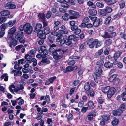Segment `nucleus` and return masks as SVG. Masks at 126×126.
I'll return each mask as SVG.
<instances>
[{"label": "nucleus", "instance_id": "nucleus-1", "mask_svg": "<svg viewBox=\"0 0 126 126\" xmlns=\"http://www.w3.org/2000/svg\"><path fill=\"white\" fill-rule=\"evenodd\" d=\"M87 44L89 47L91 48H93L94 45H96L95 47L98 48L101 46L100 42L97 39H94L91 38L89 39L87 41Z\"/></svg>", "mask_w": 126, "mask_h": 126}, {"label": "nucleus", "instance_id": "nucleus-2", "mask_svg": "<svg viewBox=\"0 0 126 126\" xmlns=\"http://www.w3.org/2000/svg\"><path fill=\"white\" fill-rule=\"evenodd\" d=\"M24 31L27 34H30L32 32L33 28L32 26L30 24L27 23L23 26Z\"/></svg>", "mask_w": 126, "mask_h": 126}, {"label": "nucleus", "instance_id": "nucleus-3", "mask_svg": "<svg viewBox=\"0 0 126 126\" xmlns=\"http://www.w3.org/2000/svg\"><path fill=\"white\" fill-rule=\"evenodd\" d=\"M112 11V9L111 7L107 6L105 7L104 9L101 10L100 11V13L102 16H105L107 13H111Z\"/></svg>", "mask_w": 126, "mask_h": 126}, {"label": "nucleus", "instance_id": "nucleus-4", "mask_svg": "<svg viewBox=\"0 0 126 126\" xmlns=\"http://www.w3.org/2000/svg\"><path fill=\"white\" fill-rule=\"evenodd\" d=\"M116 35V33L115 32L111 33H109L107 32H105L103 35L102 36V37L105 39L110 38L115 36Z\"/></svg>", "mask_w": 126, "mask_h": 126}, {"label": "nucleus", "instance_id": "nucleus-5", "mask_svg": "<svg viewBox=\"0 0 126 126\" xmlns=\"http://www.w3.org/2000/svg\"><path fill=\"white\" fill-rule=\"evenodd\" d=\"M115 89L113 87L110 88L107 94V96L109 98H111L114 94Z\"/></svg>", "mask_w": 126, "mask_h": 126}, {"label": "nucleus", "instance_id": "nucleus-6", "mask_svg": "<svg viewBox=\"0 0 126 126\" xmlns=\"http://www.w3.org/2000/svg\"><path fill=\"white\" fill-rule=\"evenodd\" d=\"M40 49L38 51L40 53H43L44 55H47L48 53L47 50H46V48L44 46H42L40 47Z\"/></svg>", "mask_w": 126, "mask_h": 126}, {"label": "nucleus", "instance_id": "nucleus-7", "mask_svg": "<svg viewBox=\"0 0 126 126\" xmlns=\"http://www.w3.org/2000/svg\"><path fill=\"white\" fill-rule=\"evenodd\" d=\"M16 29L15 27H13L10 29L8 31V36L10 38L11 37L16 31Z\"/></svg>", "mask_w": 126, "mask_h": 126}, {"label": "nucleus", "instance_id": "nucleus-8", "mask_svg": "<svg viewBox=\"0 0 126 126\" xmlns=\"http://www.w3.org/2000/svg\"><path fill=\"white\" fill-rule=\"evenodd\" d=\"M32 57H33L28 53V54H26L25 56V58L26 59L25 61L26 63H31V60H32Z\"/></svg>", "mask_w": 126, "mask_h": 126}, {"label": "nucleus", "instance_id": "nucleus-9", "mask_svg": "<svg viewBox=\"0 0 126 126\" xmlns=\"http://www.w3.org/2000/svg\"><path fill=\"white\" fill-rule=\"evenodd\" d=\"M42 65H45L50 63L49 60L46 57H43L42 60Z\"/></svg>", "mask_w": 126, "mask_h": 126}, {"label": "nucleus", "instance_id": "nucleus-10", "mask_svg": "<svg viewBox=\"0 0 126 126\" xmlns=\"http://www.w3.org/2000/svg\"><path fill=\"white\" fill-rule=\"evenodd\" d=\"M5 7L8 9H14L16 8V6L15 5L12 4L10 2H8L6 4Z\"/></svg>", "mask_w": 126, "mask_h": 126}, {"label": "nucleus", "instance_id": "nucleus-11", "mask_svg": "<svg viewBox=\"0 0 126 126\" xmlns=\"http://www.w3.org/2000/svg\"><path fill=\"white\" fill-rule=\"evenodd\" d=\"M37 35L41 39H45L46 38L45 34H43L42 30H40L37 33Z\"/></svg>", "mask_w": 126, "mask_h": 126}, {"label": "nucleus", "instance_id": "nucleus-12", "mask_svg": "<svg viewBox=\"0 0 126 126\" xmlns=\"http://www.w3.org/2000/svg\"><path fill=\"white\" fill-rule=\"evenodd\" d=\"M23 34V32L22 31L20 30L19 31L17 34L16 35V39L17 40H18L22 37Z\"/></svg>", "mask_w": 126, "mask_h": 126}, {"label": "nucleus", "instance_id": "nucleus-13", "mask_svg": "<svg viewBox=\"0 0 126 126\" xmlns=\"http://www.w3.org/2000/svg\"><path fill=\"white\" fill-rule=\"evenodd\" d=\"M10 11L8 10H5L1 11L0 12L1 15L3 16H6L10 14Z\"/></svg>", "mask_w": 126, "mask_h": 126}, {"label": "nucleus", "instance_id": "nucleus-14", "mask_svg": "<svg viewBox=\"0 0 126 126\" xmlns=\"http://www.w3.org/2000/svg\"><path fill=\"white\" fill-rule=\"evenodd\" d=\"M125 109V106L124 104H123L121 105L119 108L118 109L119 112L120 113H122L123 111Z\"/></svg>", "mask_w": 126, "mask_h": 126}, {"label": "nucleus", "instance_id": "nucleus-15", "mask_svg": "<svg viewBox=\"0 0 126 126\" xmlns=\"http://www.w3.org/2000/svg\"><path fill=\"white\" fill-rule=\"evenodd\" d=\"M88 13L91 15L94 16L96 15L97 14V11L94 9H92L89 10Z\"/></svg>", "mask_w": 126, "mask_h": 126}, {"label": "nucleus", "instance_id": "nucleus-16", "mask_svg": "<svg viewBox=\"0 0 126 126\" xmlns=\"http://www.w3.org/2000/svg\"><path fill=\"white\" fill-rule=\"evenodd\" d=\"M101 22V20L99 19L96 20L94 21L93 22V25L95 27L98 26L100 24Z\"/></svg>", "mask_w": 126, "mask_h": 126}, {"label": "nucleus", "instance_id": "nucleus-17", "mask_svg": "<svg viewBox=\"0 0 126 126\" xmlns=\"http://www.w3.org/2000/svg\"><path fill=\"white\" fill-rule=\"evenodd\" d=\"M113 63L115 65H117L118 67L122 68L123 67L122 63L120 62H118L117 60L113 61Z\"/></svg>", "mask_w": 126, "mask_h": 126}, {"label": "nucleus", "instance_id": "nucleus-18", "mask_svg": "<svg viewBox=\"0 0 126 126\" xmlns=\"http://www.w3.org/2000/svg\"><path fill=\"white\" fill-rule=\"evenodd\" d=\"M42 27V25L40 23H38L36 24L35 28V29L37 31H40Z\"/></svg>", "mask_w": 126, "mask_h": 126}, {"label": "nucleus", "instance_id": "nucleus-19", "mask_svg": "<svg viewBox=\"0 0 126 126\" xmlns=\"http://www.w3.org/2000/svg\"><path fill=\"white\" fill-rule=\"evenodd\" d=\"M78 37H76L75 35L73 34L71 35L68 37V39L70 40H73L74 41H76L78 39Z\"/></svg>", "mask_w": 126, "mask_h": 126}, {"label": "nucleus", "instance_id": "nucleus-20", "mask_svg": "<svg viewBox=\"0 0 126 126\" xmlns=\"http://www.w3.org/2000/svg\"><path fill=\"white\" fill-rule=\"evenodd\" d=\"M67 51V49H66L65 51H63L61 50H57L55 52H56L57 54H58L60 56V55L61 57H63V54H64V52H66Z\"/></svg>", "mask_w": 126, "mask_h": 126}, {"label": "nucleus", "instance_id": "nucleus-21", "mask_svg": "<svg viewBox=\"0 0 126 126\" xmlns=\"http://www.w3.org/2000/svg\"><path fill=\"white\" fill-rule=\"evenodd\" d=\"M104 66L105 67L107 68H110L113 66V63H111L106 62L104 64Z\"/></svg>", "mask_w": 126, "mask_h": 126}, {"label": "nucleus", "instance_id": "nucleus-22", "mask_svg": "<svg viewBox=\"0 0 126 126\" xmlns=\"http://www.w3.org/2000/svg\"><path fill=\"white\" fill-rule=\"evenodd\" d=\"M120 54L121 53L119 51H118L115 53L113 56V58L115 60L114 61L117 60L118 58L119 57Z\"/></svg>", "mask_w": 126, "mask_h": 126}, {"label": "nucleus", "instance_id": "nucleus-23", "mask_svg": "<svg viewBox=\"0 0 126 126\" xmlns=\"http://www.w3.org/2000/svg\"><path fill=\"white\" fill-rule=\"evenodd\" d=\"M53 54L54 58L56 60L62 58L60 55L59 56V54H57L56 52H54L53 53Z\"/></svg>", "mask_w": 126, "mask_h": 126}, {"label": "nucleus", "instance_id": "nucleus-24", "mask_svg": "<svg viewBox=\"0 0 126 126\" xmlns=\"http://www.w3.org/2000/svg\"><path fill=\"white\" fill-rule=\"evenodd\" d=\"M110 86H108L106 87L102 88L101 89L102 91L105 93H108L110 89Z\"/></svg>", "mask_w": 126, "mask_h": 126}, {"label": "nucleus", "instance_id": "nucleus-25", "mask_svg": "<svg viewBox=\"0 0 126 126\" xmlns=\"http://www.w3.org/2000/svg\"><path fill=\"white\" fill-rule=\"evenodd\" d=\"M16 22V20L10 21L9 22L6 23L7 26L11 27L15 24Z\"/></svg>", "mask_w": 126, "mask_h": 126}, {"label": "nucleus", "instance_id": "nucleus-26", "mask_svg": "<svg viewBox=\"0 0 126 126\" xmlns=\"http://www.w3.org/2000/svg\"><path fill=\"white\" fill-rule=\"evenodd\" d=\"M69 13L70 15L75 16H77L79 14L78 12L73 10H69Z\"/></svg>", "mask_w": 126, "mask_h": 126}, {"label": "nucleus", "instance_id": "nucleus-27", "mask_svg": "<svg viewBox=\"0 0 126 126\" xmlns=\"http://www.w3.org/2000/svg\"><path fill=\"white\" fill-rule=\"evenodd\" d=\"M117 76V74H113L112 76H111L109 79V80L110 82H112L113 80L115 79L116 77Z\"/></svg>", "mask_w": 126, "mask_h": 126}, {"label": "nucleus", "instance_id": "nucleus-28", "mask_svg": "<svg viewBox=\"0 0 126 126\" xmlns=\"http://www.w3.org/2000/svg\"><path fill=\"white\" fill-rule=\"evenodd\" d=\"M119 122V120L118 119H117L116 118L114 117L113 118V120L111 123L113 125L115 126L117 125Z\"/></svg>", "mask_w": 126, "mask_h": 126}, {"label": "nucleus", "instance_id": "nucleus-29", "mask_svg": "<svg viewBox=\"0 0 126 126\" xmlns=\"http://www.w3.org/2000/svg\"><path fill=\"white\" fill-rule=\"evenodd\" d=\"M87 5L89 7L91 6L93 8H96L95 5L91 1H89L87 3Z\"/></svg>", "mask_w": 126, "mask_h": 126}, {"label": "nucleus", "instance_id": "nucleus-30", "mask_svg": "<svg viewBox=\"0 0 126 126\" xmlns=\"http://www.w3.org/2000/svg\"><path fill=\"white\" fill-rule=\"evenodd\" d=\"M72 71H73V67L70 66L67 67L64 70L63 72L66 73Z\"/></svg>", "mask_w": 126, "mask_h": 126}, {"label": "nucleus", "instance_id": "nucleus-31", "mask_svg": "<svg viewBox=\"0 0 126 126\" xmlns=\"http://www.w3.org/2000/svg\"><path fill=\"white\" fill-rule=\"evenodd\" d=\"M117 1V0H109L107 4L108 5H111L115 3Z\"/></svg>", "mask_w": 126, "mask_h": 126}, {"label": "nucleus", "instance_id": "nucleus-32", "mask_svg": "<svg viewBox=\"0 0 126 126\" xmlns=\"http://www.w3.org/2000/svg\"><path fill=\"white\" fill-rule=\"evenodd\" d=\"M50 32V30L49 28L47 27L44 28V32L46 34H48Z\"/></svg>", "mask_w": 126, "mask_h": 126}, {"label": "nucleus", "instance_id": "nucleus-33", "mask_svg": "<svg viewBox=\"0 0 126 126\" xmlns=\"http://www.w3.org/2000/svg\"><path fill=\"white\" fill-rule=\"evenodd\" d=\"M103 61L101 60L97 61V65L98 66L102 67L103 66Z\"/></svg>", "mask_w": 126, "mask_h": 126}, {"label": "nucleus", "instance_id": "nucleus-34", "mask_svg": "<svg viewBox=\"0 0 126 126\" xmlns=\"http://www.w3.org/2000/svg\"><path fill=\"white\" fill-rule=\"evenodd\" d=\"M112 43V40L111 39H109L107 40L105 42V44L106 45L109 46Z\"/></svg>", "mask_w": 126, "mask_h": 126}, {"label": "nucleus", "instance_id": "nucleus-35", "mask_svg": "<svg viewBox=\"0 0 126 126\" xmlns=\"http://www.w3.org/2000/svg\"><path fill=\"white\" fill-rule=\"evenodd\" d=\"M15 87V86L13 84L9 86V89L10 91L12 93H14V91Z\"/></svg>", "mask_w": 126, "mask_h": 126}, {"label": "nucleus", "instance_id": "nucleus-36", "mask_svg": "<svg viewBox=\"0 0 126 126\" xmlns=\"http://www.w3.org/2000/svg\"><path fill=\"white\" fill-rule=\"evenodd\" d=\"M85 89L87 90H88L90 89V86L89 83L87 82L86 83L84 86Z\"/></svg>", "mask_w": 126, "mask_h": 126}, {"label": "nucleus", "instance_id": "nucleus-37", "mask_svg": "<svg viewBox=\"0 0 126 126\" xmlns=\"http://www.w3.org/2000/svg\"><path fill=\"white\" fill-rule=\"evenodd\" d=\"M7 20L6 18L4 17H0V24H1L2 23L5 22Z\"/></svg>", "mask_w": 126, "mask_h": 126}, {"label": "nucleus", "instance_id": "nucleus-38", "mask_svg": "<svg viewBox=\"0 0 126 126\" xmlns=\"http://www.w3.org/2000/svg\"><path fill=\"white\" fill-rule=\"evenodd\" d=\"M111 17H108L105 19V24H108L110 22L111 20Z\"/></svg>", "mask_w": 126, "mask_h": 126}, {"label": "nucleus", "instance_id": "nucleus-39", "mask_svg": "<svg viewBox=\"0 0 126 126\" xmlns=\"http://www.w3.org/2000/svg\"><path fill=\"white\" fill-rule=\"evenodd\" d=\"M87 93L89 96H90L91 97L93 96L94 94V92L92 90L87 91Z\"/></svg>", "mask_w": 126, "mask_h": 126}, {"label": "nucleus", "instance_id": "nucleus-40", "mask_svg": "<svg viewBox=\"0 0 126 126\" xmlns=\"http://www.w3.org/2000/svg\"><path fill=\"white\" fill-rule=\"evenodd\" d=\"M1 79L4 78V80L5 81H7L8 80V77L6 74H4L1 76Z\"/></svg>", "mask_w": 126, "mask_h": 126}, {"label": "nucleus", "instance_id": "nucleus-41", "mask_svg": "<svg viewBox=\"0 0 126 126\" xmlns=\"http://www.w3.org/2000/svg\"><path fill=\"white\" fill-rule=\"evenodd\" d=\"M122 113H120L119 112V110H118V111H117L116 110H114L113 111H112V114H113L114 115H120Z\"/></svg>", "mask_w": 126, "mask_h": 126}, {"label": "nucleus", "instance_id": "nucleus-42", "mask_svg": "<svg viewBox=\"0 0 126 126\" xmlns=\"http://www.w3.org/2000/svg\"><path fill=\"white\" fill-rule=\"evenodd\" d=\"M93 117V114L92 113H89L86 119H88L89 121H91L92 120Z\"/></svg>", "mask_w": 126, "mask_h": 126}, {"label": "nucleus", "instance_id": "nucleus-43", "mask_svg": "<svg viewBox=\"0 0 126 126\" xmlns=\"http://www.w3.org/2000/svg\"><path fill=\"white\" fill-rule=\"evenodd\" d=\"M7 26L6 23V24L4 23L2 24L0 27L1 30L2 31H4L6 28Z\"/></svg>", "mask_w": 126, "mask_h": 126}, {"label": "nucleus", "instance_id": "nucleus-44", "mask_svg": "<svg viewBox=\"0 0 126 126\" xmlns=\"http://www.w3.org/2000/svg\"><path fill=\"white\" fill-rule=\"evenodd\" d=\"M21 97H20L16 99V100L18 101L20 99V101L18 102V104L21 105L24 103V101L23 99H21Z\"/></svg>", "mask_w": 126, "mask_h": 126}, {"label": "nucleus", "instance_id": "nucleus-45", "mask_svg": "<svg viewBox=\"0 0 126 126\" xmlns=\"http://www.w3.org/2000/svg\"><path fill=\"white\" fill-rule=\"evenodd\" d=\"M22 74V72L21 71H17L15 72L14 73L15 76H20Z\"/></svg>", "mask_w": 126, "mask_h": 126}, {"label": "nucleus", "instance_id": "nucleus-46", "mask_svg": "<svg viewBox=\"0 0 126 126\" xmlns=\"http://www.w3.org/2000/svg\"><path fill=\"white\" fill-rule=\"evenodd\" d=\"M45 100H46L48 103H50V98L49 95H46L45 98Z\"/></svg>", "mask_w": 126, "mask_h": 126}, {"label": "nucleus", "instance_id": "nucleus-47", "mask_svg": "<svg viewBox=\"0 0 126 126\" xmlns=\"http://www.w3.org/2000/svg\"><path fill=\"white\" fill-rule=\"evenodd\" d=\"M101 74L97 72H94V77H95L96 78H98V77H101Z\"/></svg>", "mask_w": 126, "mask_h": 126}, {"label": "nucleus", "instance_id": "nucleus-48", "mask_svg": "<svg viewBox=\"0 0 126 126\" xmlns=\"http://www.w3.org/2000/svg\"><path fill=\"white\" fill-rule=\"evenodd\" d=\"M96 5L98 7L100 8H103L104 6L103 3L102 2H97L96 4Z\"/></svg>", "mask_w": 126, "mask_h": 126}, {"label": "nucleus", "instance_id": "nucleus-49", "mask_svg": "<svg viewBox=\"0 0 126 126\" xmlns=\"http://www.w3.org/2000/svg\"><path fill=\"white\" fill-rule=\"evenodd\" d=\"M81 30L77 28L75 30L74 33L76 35H78L81 32Z\"/></svg>", "mask_w": 126, "mask_h": 126}, {"label": "nucleus", "instance_id": "nucleus-50", "mask_svg": "<svg viewBox=\"0 0 126 126\" xmlns=\"http://www.w3.org/2000/svg\"><path fill=\"white\" fill-rule=\"evenodd\" d=\"M59 32L62 34H67L68 33V31L67 30H59Z\"/></svg>", "mask_w": 126, "mask_h": 126}, {"label": "nucleus", "instance_id": "nucleus-51", "mask_svg": "<svg viewBox=\"0 0 126 126\" xmlns=\"http://www.w3.org/2000/svg\"><path fill=\"white\" fill-rule=\"evenodd\" d=\"M36 51L34 50H30V52L28 53L29 54L32 55V56L34 57V54L36 53Z\"/></svg>", "mask_w": 126, "mask_h": 126}, {"label": "nucleus", "instance_id": "nucleus-52", "mask_svg": "<svg viewBox=\"0 0 126 126\" xmlns=\"http://www.w3.org/2000/svg\"><path fill=\"white\" fill-rule=\"evenodd\" d=\"M102 117L105 120L107 121L109 120L110 116L108 115H104L102 116Z\"/></svg>", "mask_w": 126, "mask_h": 126}, {"label": "nucleus", "instance_id": "nucleus-53", "mask_svg": "<svg viewBox=\"0 0 126 126\" xmlns=\"http://www.w3.org/2000/svg\"><path fill=\"white\" fill-rule=\"evenodd\" d=\"M51 13L50 11H48L46 16V18L47 19L49 18L51 16Z\"/></svg>", "mask_w": 126, "mask_h": 126}, {"label": "nucleus", "instance_id": "nucleus-54", "mask_svg": "<svg viewBox=\"0 0 126 126\" xmlns=\"http://www.w3.org/2000/svg\"><path fill=\"white\" fill-rule=\"evenodd\" d=\"M56 78V76H54L48 79L51 83L52 84L53 83V81Z\"/></svg>", "mask_w": 126, "mask_h": 126}, {"label": "nucleus", "instance_id": "nucleus-55", "mask_svg": "<svg viewBox=\"0 0 126 126\" xmlns=\"http://www.w3.org/2000/svg\"><path fill=\"white\" fill-rule=\"evenodd\" d=\"M32 61L33 62V66H35L37 64L36 60L35 58H32Z\"/></svg>", "mask_w": 126, "mask_h": 126}, {"label": "nucleus", "instance_id": "nucleus-56", "mask_svg": "<svg viewBox=\"0 0 126 126\" xmlns=\"http://www.w3.org/2000/svg\"><path fill=\"white\" fill-rule=\"evenodd\" d=\"M88 107H83L81 109V112L82 113L85 112L88 110Z\"/></svg>", "mask_w": 126, "mask_h": 126}, {"label": "nucleus", "instance_id": "nucleus-57", "mask_svg": "<svg viewBox=\"0 0 126 126\" xmlns=\"http://www.w3.org/2000/svg\"><path fill=\"white\" fill-rule=\"evenodd\" d=\"M23 47V45H18L15 47V49L17 51L19 50L20 49Z\"/></svg>", "mask_w": 126, "mask_h": 126}, {"label": "nucleus", "instance_id": "nucleus-58", "mask_svg": "<svg viewBox=\"0 0 126 126\" xmlns=\"http://www.w3.org/2000/svg\"><path fill=\"white\" fill-rule=\"evenodd\" d=\"M75 63V61L74 60H71L68 63V65L70 66H73L74 65Z\"/></svg>", "mask_w": 126, "mask_h": 126}, {"label": "nucleus", "instance_id": "nucleus-59", "mask_svg": "<svg viewBox=\"0 0 126 126\" xmlns=\"http://www.w3.org/2000/svg\"><path fill=\"white\" fill-rule=\"evenodd\" d=\"M38 17L41 19L44 20L45 18V15L43 13L39 14L38 16Z\"/></svg>", "mask_w": 126, "mask_h": 126}, {"label": "nucleus", "instance_id": "nucleus-60", "mask_svg": "<svg viewBox=\"0 0 126 126\" xmlns=\"http://www.w3.org/2000/svg\"><path fill=\"white\" fill-rule=\"evenodd\" d=\"M101 67L98 66V67H97L96 68V70L99 73H101L102 72V69L101 68Z\"/></svg>", "mask_w": 126, "mask_h": 126}, {"label": "nucleus", "instance_id": "nucleus-61", "mask_svg": "<svg viewBox=\"0 0 126 126\" xmlns=\"http://www.w3.org/2000/svg\"><path fill=\"white\" fill-rule=\"evenodd\" d=\"M88 106L89 107H91L94 105V103L93 101H90L88 102L87 103Z\"/></svg>", "mask_w": 126, "mask_h": 126}, {"label": "nucleus", "instance_id": "nucleus-62", "mask_svg": "<svg viewBox=\"0 0 126 126\" xmlns=\"http://www.w3.org/2000/svg\"><path fill=\"white\" fill-rule=\"evenodd\" d=\"M84 104V102L83 101H81L79 103L78 106L79 107H81L83 106Z\"/></svg>", "mask_w": 126, "mask_h": 126}, {"label": "nucleus", "instance_id": "nucleus-63", "mask_svg": "<svg viewBox=\"0 0 126 126\" xmlns=\"http://www.w3.org/2000/svg\"><path fill=\"white\" fill-rule=\"evenodd\" d=\"M23 77L24 79H27L29 78V75L26 74H23V75L21 77V78H22Z\"/></svg>", "mask_w": 126, "mask_h": 126}, {"label": "nucleus", "instance_id": "nucleus-64", "mask_svg": "<svg viewBox=\"0 0 126 126\" xmlns=\"http://www.w3.org/2000/svg\"><path fill=\"white\" fill-rule=\"evenodd\" d=\"M90 20L89 18L87 17H85L83 20V21L84 22L86 23L89 22Z\"/></svg>", "mask_w": 126, "mask_h": 126}]
</instances>
